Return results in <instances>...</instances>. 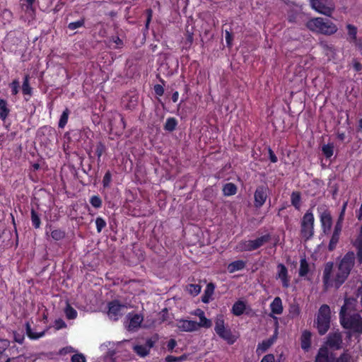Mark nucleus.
Masks as SVG:
<instances>
[{
    "instance_id": "obj_11",
    "label": "nucleus",
    "mask_w": 362,
    "mask_h": 362,
    "mask_svg": "<svg viewBox=\"0 0 362 362\" xmlns=\"http://www.w3.org/2000/svg\"><path fill=\"white\" fill-rule=\"evenodd\" d=\"M108 316L113 320H117L118 318L122 315V310L126 307L124 305L119 304L118 301L114 300L108 304Z\"/></svg>"
},
{
    "instance_id": "obj_61",
    "label": "nucleus",
    "mask_w": 362,
    "mask_h": 362,
    "mask_svg": "<svg viewBox=\"0 0 362 362\" xmlns=\"http://www.w3.org/2000/svg\"><path fill=\"white\" fill-rule=\"evenodd\" d=\"M154 91L156 95L161 96L164 93L163 87L160 84H156L154 86Z\"/></svg>"
},
{
    "instance_id": "obj_14",
    "label": "nucleus",
    "mask_w": 362,
    "mask_h": 362,
    "mask_svg": "<svg viewBox=\"0 0 362 362\" xmlns=\"http://www.w3.org/2000/svg\"><path fill=\"white\" fill-rule=\"evenodd\" d=\"M155 341L151 339L146 340L144 345H135L133 346V350L141 357L146 356L150 351V349L154 346Z\"/></svg>"
},
{
    "instance_id": "obj_60",
    "label": "nucleus",
    "mask_w": 362,
    "mask_h": 362,
    "mask_svg": "<svg viewBox=\"0 0 362 362\" xmlns=\"http://www.w3.org/2000/svg\"><path fill=\"white\" fill-rule=\"evenodd\" d=\"M268 153L270 161L274 163H276L278 161V158L272 148H269Z\"/></svg>"
},
{
    "instance_id": "obj_56",
    "label": "nucleus",
    "mask_w": 362,
    "mask_h": 362,
    "mask_svg": "<svg viewBox=\"0 0 362 362\" xmlns=\"http://www.w3.org/2000/svg\"><path fill=\"white\" fill-rule=\"evenodd\" d=\"M347 204H348L347 202H345L343 204V206L341 207V211L339 213V217H338V219H337L339 221H344V216H345V212H346V206H347Z\"/></svg>"
},
{
    "instance_id": "obj_41",
    "label": "nucleus",
    "mask_w": 362,
    "mask_h": 362,
    "mask_svg": "<svg viewBox=\"0 0 362 362\" xmlns=\"http://www.w3.org/2000/svg\"><path fill=\"white\" fill-rule=\"evenodd\" d=\"M31 221L35 228H40L41 223L40 218L37 213L34 209L31 210Z\"/></svg>"
},
{
    "instance_id": "obj_63",
    "label": "nucleus",
    "mask_w": 362,
    "mask_h": 362,
    "mask_svg": "<svg viewBox=\"0 0 362 362\" xmlns=\"http://www.w3.org/2000/svg\"><path fill=\"white\" fill-rule=\"evenodd\" d=\"M176 344L177 343L175 339H170L167 344L168 350L170 351H173V349L175 347Z\"/></svg>"
},
{
    "instance_id": "obj_9",
    "label": "nucleus",
    "mask_w": 362,
    "mask_h": 362,
    "mask_svg": "<svg viewBox=\"0 0 362 362\" xmlns=\"http://www.w3.org/2000/svg\"><path fill=\"white\" fill-rule=\"evenodd\" d=\"M269 197V187L267 185L257 187L254 192V206L260 209L266 202Z\"/></svg>"
},
{
    "instance_id": "obj_7",
    "label": "nucleus",
    "mask_w": 362,
    "mask_h": 362,
    "mask_svg": "<svg viewBox=\"0 0 362 362\" xmlns=\"http://www.w3.org/2000/svg\"><path fill=\"white\" fill-rule=\"evenodd\" d=\"M322 346L332 351H338L343 348V338L340 332H329L326 337V340Z\"/></svg>"
},
{
    "instance_id": "obj_55",
    "label": "nucleus",
    "mask_w": 362,
    "mask_h": 362,
    "mask_svg": "<svg viewBox=\"0 0 362 362\" xmlns=\"http://www.w3.org/2000/svg\"><path fill=\"white\" fill-rule=\"evenodd\" d=\"M233 35L230 31L226 30V42L228 47H231L233 45Z\"/></svg>"
},
{
    "instance_id": "obj_6",
    "label": "nucleus",
    "mask_w": 362,
    "mask_h": 362,
    "mask_svg": "<svg viewBox=\"0 0 362 362\" xmlns=\"http://www.w3.org/2000/svg\"><path fill=\"white\" fill-rule=\"evenodd\" d=\"M315 217L311 209H308L300 221V233L305 241L311 239L314 235Z\"/></svg>"
},
{
    "instance_id": "obj_42",
    "label": "nucleus",
    "mask_w": 362,
    "mask_h": 362,
    "mask_svg": "<svg viewBox=\"0 0 362 362\" xmlns=\"http://www.w3.org/2000/svg\"><path fill=\"white\" fill-rule=\"evenodd\" d=\"M177 120L175 118H168L166 120L165 124V129L167 131L172 132L175 129V127L177 126Z\"/></svg>"
},
{
    "instance_id": "obj_15",
    "label": "nucleus",
    "mask_w": 362,
    "mask_h": 362,
    "mask_svg": "<svg viewBox=\"0 0 362 362\" xmlns=\"http://www.w3.org/2000/svg\"><path fill=\"white\" fill-rule=\"evenodd\" d=\"M277 339V329L275 330L274 334L269 339L263 340L259 343L257 347V353L261 354L267 351L276 341Z\"/></svg>"
},
{
    "instance_id": "obj_35",
    "label": "nucleus",
    "mask_w": 362,
    "mask_h": 362,
    "mask_svg": "<svg viewBox=\"0 0 362 362\" xmlns=\"http://www.w3.org/2000/svg\"><path fill=\"white\" fill-rule=\"evenodd\" d=\"M64 313L66 318L69 320H74L77 317V311L68 303L64 309Z\"/></svg>"
},
{
    "instance_id": "obj_49",
    "label": "nucleus",
    "mask_w": 362,
    "mask_h": 362,
    "mask_svg": "<svg viewBox=\"0 0 362 362\" xmlns=\"http://www.w3.org/2000/svg\"><path fill=\"white\" fill-rule=\"evenodd\" d=\"M112 180V175L110 171L106 172L103 179V185L104 187H107Z\"/></svg>"
},
{
    "instance_id": "obj_36",
    "label": "nucleus",
    "mask_w": 362,
    "mask_h": 362,
    "mask_svg": "<svg viewBox=\"0 0 362 362\" xmlns=\"http://www.w3.org/2000/svg\"><path fill=\"white\" fill-rule=\"evenodd\" d=\"M346 29L348 31V35L349 37L350 41L354 42L357 40V28L351 24H348L346 25Z\"/></svg>"
},
{
    "instance_id": "obj_50",
    "label": "nucleus",
    "mask_w": 362,
    "mask_h": 362,
    "mask_svg": "<svg viewBox=\"0 0 362 362\" xmlns=\"http://www.w3.org/2000/svg\"><path fill=\"white\" fill-rule=\"evenodd\" d=\"M9 346V341L6 339H0V357Z\"/></svg>"
},
{
    "instance_id": "obj_4",
    "label": "nucleus",
    "mask_w": 362,
    "mask_h": 362,
    "mask_svg": "<svg viewBox=\"0 0 362 362\" xmlns=\"http://www.w3.org/2000/svg\"><path fill=\"white\" fill-rule=\"evenodd\" d=\"M214 331L221 339L226 341L229 345L233 344L237 340V337L233 334L231 329L225 325L224 316L223 315H218L216 316Z\"/></svg>"
},
{
    "instance_id": "obj_48",
    "label": "nucleus",
    "mask_w": 362,
    "mask_h": 362,
    "mask_svg": "<svg viewBox=\"0 0 362 362\" xmlns=\"http://www.w3.org/2000/svg\"><path fill=\"white\" fill-rule=\"evenodd\" d=\"M105 150V146L102 142H98L96 145L95 153L98 158L101 157Z\"/></svg>"
},
{
    "instance_id": "obj_53",
    "label": "nucleus",
    "mask_w": 362,
    "mask_h": 362,
    "mask_svg": "<svg viewBox=\"0 0 362 362\" xmlns=\"http://www.w3.org/2000/svg\"><path fill=\"white\" fill-rule=\"evenodd\" d=\"M54 327L56 329H60L66 327V324L62 319L59 318L54 321Z\"/></svg>"
},
{
    "instance_id": "obj_10",
    "label": "nucleus",
    "mask_w": 362,
    "mask_h": 362,
    "mask_svg": "<svg viewBox=\"0 0 362 362\" xmlns=\"http://www.w3.org/2000/svg\"><path fill=\"white\" fill-rule=\"evenodd\" d=\"M327 1L328 0H311V6L318 13L329 16L334 8L327 5Z\"/></svg>"
},
{
    "instance_id": "obj_54",
    "label": "nucleus",
    "mask_w": 362,
    "mask_h": 362,
    "mask_svg": "<svg viewBox=\"0 0 362 362\" xmlns=\"http://www.w3.org/2000/svg\"><path fill=\"white\" fill-rule=\"evenodd\" d=\"M13 337H14V341L16 342H17L20 344H23L24 339H25L24 334L15 332H13Z\"/></svg>"
},
{
    "instance_id": "obj_38",
    "label": "nucleus",
    "mask_w": 362,
    "mask_h": 362,
    "mask_svg": "<svg viewBox=\"0 0 362 362\" xmlns=\"http://www.w3.org/2000/svg\"><path fill=\"white\" fill-rule=\"evenodd\" d=\"M353 245L356 248V257L360 264H362V241L356 240L354 242Z\"/></svg>"
},
{
    "instance_id": "obj_12",
    "label": "nucleus",
    "mask_w": 362,
    "mask_h": 362,
    "mask_svg": "<svg viewBox=\"0 0 362 362\" xmlns=\"http://www.w3.org/2000/svg\"><path fill=\"white\" fill-rule=\"evenodd\" d=\"M334 358L335 354L330 352L327 346H321L315 356V362H334Z\"/></svg>"
},
{
    "instance_id": "obj_58",
    "label": "nucleus",
    "mask_w": 362,
    "mask_h": 362,
    "mask_svg": "<svg viewBox=\"0 0 362 362\" xmlns=\"http://www.w3.org/2000/svg\"><path fill=\"white\" fill-rule=\"evenodd\" d=\"M274 356L272 354L265 355L261 360L260 362H274Z\"/></svg>"
},
{
    "instance_id": "obj_47",
    "label": "nucleus",
    "mask_w": 362,
    "mask_h": 362,
    "mask_svg": "<svg viewBox=\"0 0 362 362\" xmlns=\"http://www.w3.org/2000/svg\"><path fill=\"white\" fill-rule=\"evenodd\" d=\"M90 203L95 208H100L102 205V200L98 196H93L90 199Z\"/></svg>"
},
{
    "instance_id": "obj_30",
    "label": "nucleus",
    "mask_w": 362,
    "mask_h": 362,
    "mask_svg": "<svg viewBox=\"0 0 362 362\" xmlns=\"http://www.w3.org/2000/svg\"><path fill=\"white\" fill-rule=\"evenodd\" d=\"M272 237L270 234H265L264 235H262L255 240H253V243L255 246L256 250L261 247L263 245L270 241Z\"/></svg>"
},
{
    "instance_id": "obj_1",
    "label": "nucleus",
    "mask_w": 362,
    "mask_h": 362,
    "mask_svg": "<svg viewBox=\"0 0 362 362\" xmlns=\"http://www.w3.org/2000/svg\"><path fill=\"white\" fill-rule=\"evenodd\" d=\"M356 255L353 251L347 252L337 264V270L332 278V274L334 268L332 262H327L325 264L322 283L325 290H327L331 287L336 289L339 288L342 284L346 281L355 265Z\"/></svg>"
},
{
    "instance_id": "obj_2",
    "label": "nucleus",
    "mask_w": 362,
    "mask_h": 362,
    "mask_svg": "<svg viewBox=\"0 0 362 362\" xmlns=\"http://www.w3.org/2000/svg\"><path fill=\"white\" fill-rule=\"evenodd\" d=\"M350 299L346 298L339 312V321L341 326L354 333H362V317L356 313H351Z\"/></svg>"
},
{
    "instance_id": "obj_18",
    "label": "nucleus",
    "mask_w": 362,
    "mask_h": 362,
    "mask_svg": "<svg viewBox=\"0 0 362 362\" xmlns=\"http://www.w3.org/2000/svg\"><path fill=\"white\" fill-rule=\"evenodd\" d=\"M195 315L199 317V322H197L200 327L210 328L212 326V322L205 316L204 312L201 309H197Z\"/></svg>"
},
{
    "instance_id": "obj_29",
    "label": "nucleus",
    "mask_w": 362,
    "mask_h": 362,
    "mask_svg": "<svg viewBox=\"0 0 362 362\" xmlns=\"http://www.w3.org/2000/svg\"><path fill=\"white\" fill-rule=\"evenodd\" d=\"M223 193L225 196H232L237 193V187L234 183L228 182L223 185Z\"/></svg>"
},
{
    "instance_id": "obj_22",
    "label": "nucleus",
    "mask_w": 362,
    "mask_h": 362,
    "mask_svg": "<svg viewBox=\"0 0 362 362\" xmlns=\"http://www.w3.org/2000/svg\"><path fill=\"white\" fill-rule=\"evenodd\" d=\"M246 262L243 260H235L230 262L228 266V270L230 273L243 269L245 267Z\"/></svg>"
},
{
    "instance_id": "obj_31",
    "label": "nucleus",
    "mask_w": 362,
    "mask_h": 362,
    "mask_svg": "<svg viewBox=\"0 0 362 362\" xmlns=\"http://www.w3.org/2000/svg\"><path fill=\"white\" fill-rule=\"evenodd\" d=\"M300 308L298 303H293L290 304L288 308V317L290 318H296L300 315Z\"/></svg>"
},
{
    "instance_id": "obj_59",
    "label": "nucleus",
    "mask_w": 362,
    "mask_h": 362,
    "mask_svg": "<svg viewBox=\"0 0 362 362\" xmlns=\"http://www.w3.org/2000/svg\"><path fill=\"white\" fill-rule=\"evenodd\" d=\"M320 46L327 51H329L332 52L334 51V47L332 45H329L327 42H320Z\"/></svg>"
},
{
    "instance_id": "obj_23",
    "label": "nucleus",
    "mask_w": 362,
    "mask_h": 362,
    "mask_svg": "<svg viewBox=\"0 0 362 362\" xmlns=\"http://www.w3.org/2000/svg\"><path fill=\"white\" fill-rule=\"evenodd\" d=\"M311 345V334L308 331H304L301 336V348L308 351Z\"/></svg>"
},
{
    "instance_id": "obj_46",
    "label": "nucleus",
    "mask_w": 362,
    "mask_h": 362,
    "mask_svg": "<svg viewBox=\"0 0 362 362\" xmlns=\"http://www.w3.org/2000/svg\"><path fill=\"white\" fill-rule=\"evenodd\" d=\"M95 224L98 233H100L102 230L106 226L105 221L101 217H98L96 218Z\"/></svg>"
},
{
    "instance_id": "obj_40",
    "label": "nucleus",
    "mask_w": 362,
    "mask_h": 362,
    "mask_svg": "<svg viewBox=\"0 0 362 362\" xmlns=\"http://www.w3.org/2000/svg\"><path fill=\"white\" fill-rule=\"evenodd\" d=\"M22 91L25 95H31L32 89L29 84V76L26 75L24 77L23 86H22Z\"/></svg>"
},
{
    "instance_id": "obj_20",
    "label": "nucleus",
    "mask_w": 362,
    "mask_h": 362,
    "mask_svg": "<svg viewBox=\"0 0 362 362\" xmlns=\"http://www.w3.org/2000/svg\"><path fill=\"white\" fill-rule=\"evenodd\" d=\"M215 284L212 282L207 284L206 288L204 290V293L202 296V301L204 303H208L211 298L215 290Z\"/></svg>"
},
{
    "instance_id": "obj_33",
    "label": "nucleus",
    "mask_w": 362,
    "mask_h": 362,
    "mask_svg": "<svg viewBox=\"0 0 362 362\" xmlns=\"http://www.w3.org/2000/svg\"><path fill=\"white\" fill-rule=\"evenodd\" d=\"M340 234L341 233H334V232L332 233V235L331 236V238H330V240H329V243L328 245V250L329 251H333L336 248L337 245L339 240Z\"/></svg>"
},
{
    "instance_id": "obj_52",
    "label": "nucleus",
    "mask_w": 362,
    "mask_h": 362,
    "mask_svg": "<svg viewBox=\"0 0 362 362\" xmlns=\"http://www.w3.org/2000/svg\"><path fill=\"white\" fill-rule=\"evenodd\" d=\"M71 362H86V358L82 354H74L71 357Z\"/></svg>"
},
{
    "instance_id": "obj_21",
    "label": "nucleus",
    "mask_w": 362,
    "mask_h": 362,
    "mask_svg": "<svg viewBox=\"0 0 362 362\" xmlns=\"http://www.w3.org/2000/svg\"><path fill=\"white\" fill-rule=\"evenodd\" d=\"M246 305L245 302L239 300L233 304L231 312L235 316H240L244 313Z\"/></svg>"
},
{
    "instance_id": "obj_39",
    "label": "nucleus",
    "mask_w": 362,
    "mask_h": 362,
    "mask_svg": "<svg viewBox=\"0 0 362 362\" xmlns=\"http://www.w3.org/2000/svg\"><path fill=\"white\" fill-rule=\"evenodd\" d=\"M69 115V110L68 108H66L63 111V112L60 117L59 121V128L62 129L65 127V125L66 124V123L68 122Z\"/></svg>"
},
{
    "instance_id": "obj_13",
    "label": "nucleus",
    "mask_w": 362,
    "mask_h": 362,
    "mask_svg": "<svg viewBox=\"0 0 362 362\" xmlns=\"http://www.w3.org/2000/svg\"><path fill=\"white\" fill-rule=\"evenodd\" d=\"M276 279H279L281 281L282 286L288 288L290 286V276H288L287 267L282 263L277 265Z\"/></svg>"
},
{
    "instance_id": "obj_25",
    "label": "nucleus",
    "mask_w": 362,
    "mask_h": 362,
    "mask_svg": "<svg viewBox=\"0 0 362 362\" xmlns=\"http://www.w3.org/2000/svg\"><path fill=\"white\" fill-rule=\"evenodd\" d=\"M310 271L309 264L305 257L301 258L300 260V268L298 275L300 277H305Z\"/></svg>"
},
{
    "instance_id": "obj_16",
    "label": "nucleus",
    "mask_w": 362,
    "mask_h": 362,
    "mask_svg": "<svg viewBox=\"0 0 362 362\" xmlns=\"http://www.w3.org/2000/svg\"><path fill=\"white\" fill-rule=\"evenodd\" d=\"M127 317L129 320L128 325V330L129 331L137 329L144 320L143 316L139 314H129Z\"/></svg>"
},
{
    "instance_id": "obj_24",
    "label": "nucleus",
    "mask_w": 362,
    "mask_h": 362,
    "mask_svg": "<svg viewBox=\"0 0 362 362\" xmlns=\"http://www.w3.org/2000/svg\"><path fill=\"white\" fill-rule=\"evenodd\" d=\"M200 327L197 322L194 320H182V330L192 332L199 329Z\"/></svg>"
},
{
    "instance_id": "obj_32",
    "label": "nucleus",
    "mask_w": 362,
    "mask_h": 362,
    "mask_svg": "<svg viewBox=\"0 0 362 362\" xmlns=\"http://www.w3.org/2000/svg\"><path fill=\"white\" fill-rule=\"evenodd\" d=\"M202 286L199 284H190L186 286L185 290L192 296H197L201 292Z\"/></svg>"
},
{
    "instance_id": "obj_37",
    "label": "nucleus",
    "mask_w": 362,
    "mask_h": 362,
    "mask_svg": "<svg viewBox=\"0 0 362 362\" xmlns=\"http://www.w3.org/2000/svg\"><path fill=\"white\" fill-rule=\"evenodd\" d=\"M322 151L327 158H331L334 153V145L332 144L324 145L322 148Z\"/></svg>"
},
{
    "instance_id": "obj_26",
    "label": "nucleus",
    "mask_w": 362,
    "mask_h": 362,
    "mask_svg": "<svg viewBox=\"0 0 362 362\" xmlns=\"http://www.w3.org/2000/svg\"><path fill=\"white\" fill-rule=\"evenodd\" d=\"M10 110L8 107L7 101L4 99H0V119L4 121L9 115Z\"/></svg>"
},
{
    "instance_id": "obj_27",
    "label": "nucleus",
    "mask_w": 362,
    "mask_h": 362,
    "mask_svg": "<svg viewBox=\"0 0 362 362\" xmlns=\"http://www.w3.org/2000/svg\"><path fill=\"white\" fill-rule=\"evenodd\" d=\"M291 202L294 208L299 210L300 208L301 194L298 191H293L291 194Z\"/></svg>"
},
{
    "instance_id": "obj_19",
    "label": "nucleus",
    "mask_w": 362,
    "mask_h": 362,
    "mask_svg": "<svg viewBox=\"0 0 362 362\" xmlns=\"http://www.w3.org/2000/svg\"><path fill=\"white\" fill-rule=\"evenodd\" d=\"M272 313L276 315H281L283 313L284 308L282 300L280 297H275L270 304Z\"/></svg>"
},
{
    "instance_id": "obj_3",
    "label": "nucleus",
    "mask_w": 362,
    "mask_h": 362,
    "mask_svg": "<svg viewBox=\"0 0 362 362\" xmlns=\"http://www.w3.org/2000/svg\"><path fill=\"white\" fill-rule=\"evenodd\" d=\"M306 27L311 31L325 35L334 34L338 28L337 25L327 18H313L306 23Z\"/></svg>"
},
{
    "instance_id": "obj_45",
    "label": "nucleus",
    "mask_w": 362,
    "mask_h": 362,
    "mask_svg": "<svg viewBox=\"0 0 362 362\" xmlns=\"http://www.w3.org/2000/svg\"><path fill=\"white\" fill-rule=\"evenodd\" d=\"M27 2V4L23 5V7H25V12L28 13L30 16H33L34 13V8L33 6V3L35 2V0H25Z\"/></svg>"
},
{
    "instance_id": "obj_51",
    "label": "nucleus",
    "mask_w": 362,
    "mask_h": 362,
    "mask_svg": "<svg viewBox=\"0 0 362 362\" xmlns=\"http://www.w3.org/2000/svg\"><path fill=\"white\" fill-rule=\"evenodd\" d=\"M11 88V92L13 95H16L18 93L19 88V82L17 80L13 81V82L10 84Z\"/></svg>"
},
{
    "instance_id": "obj_62",
    "label": "nucleus",
    "mask_w": 362,
    "mask_h": 362,
    "mask_svg": "<svg viewBox=\"0 0 362 362\" xmlns=\"http://www.w3.org/2000/svg\"><path fill=\"white\" fill-rule=\"evenodd\" d=\"M342 223H343V221H339V220H337V223L334 226L333 232L341 233V230H342Z\"/></svg>"
},
{
    "instance_id": "obj_57",
    "label": "nucleus",
    "mask_w": 362,
    "mask_h": 362,
    "mask_svg": "<svg viewBox=\"0 0 362 362\" xmlns=\"http://www.w3.org/2000/svg\"><path fill=\"white\" fill-rule=\"evenodd\" d=\"M146 14H147V18H146L145 27L146 29H148V25H149L150 22L151 21L152 16H153V11L151 8L147 9Z\"/></svg>"
},
{
    "instance_id": "obj_8",
    "label": "nucleus",
    "mask_w": 362,
    "mask_h": 362,
    "mask_svg": "<svg viewBox=\"0 0 362 362\" xmlns=\"http://www.w3.org/2000/svg\"><path fill=\"white\" fill-rule=\"evenodd\" d=\"M321 228L324 234L328 235L331 232L333 220L330 211L325 207H318Z\"/></svg>"
},
{
    "instance_id": "obj_28",
    "label": "nucleus",
    "mask_w": 362,
    "mask_h": 362,
    "mask_svg": "<svg viewBox=\"0 0 362 362\" xmlns=\"http://www.w3.org/2000/svg\"><path fill=\"white\" fill-rule=\"evenodd\" d=\"M25 331H26L27 336L30 339H38L39 338L43 337L45 335V331H42V332H39V333L33 332L32 329H31V326H30V323L28 322H27L25 323Z\"/></svg>"
},
{
    "instance_id": "obj_44",
    "label": "nucleus",
    "mask_w": 362,
    "mask_h": 362,
    "mask_svg": "<svg viewBox=\"0 0 362 362\" xmlns=\"http://www.w3.org/2000/svg\"><path fill=\"white\" fill-rule=\"evenodd\" d=\"M84 23H85V20L83 18H81V20H79L78 21L70 23L68 25V28H69V29L74 30L78 28L83 27L84 25Z\"/></svg>"
},
{
    "instance_id": "obj_43",
    "label": "nucleus",
    "mask_w": 362,
    "mask_h": 362,
    "mask_svg": "<svg viewBox=\"0 0 362 362\" xmlns=\"http://www.w3.org/2000/svg\"><path fill=\"white\" fill-rule=\"evenodd\" d=\"M52 238L55 240H60L65 236V233L59 229L54 230L51 232Z\"/></svg>"
},
{
    "instance_id": "obj_64",
    "label": "nucleus",
    "mask_w": 362,
    "mask_h": 362,
    "mask_svg": "<svg viewBox=\"0 0 362 362\" xmlns=\"http://www.w3.org/2000/svg\"><path fill=\"white\" fill-rule=\"evenodd\" d=\"M355 46L356 47L357 49L361 52L362 54V40H356V41H354Z\"/></svg>"
},
{
    "instance_id": "obj_17",
    "label": "nucleus",
    "mask_w": 362,
    "mask_h": 362,
    "mask_svg": "<svg viewBox=\"0 0 362 362\" xmlns=\"http://www.w3.org/2000/svg\"><path fill=\"white\" fill-rule=\"evenodd\" d=\"M253 243V240H241L236 245L235 250L240 252L255 250L256 248Z\"/></svg>"
},
{
    "instance_id": "obj_34",
    "label": "nucleus",
    "mask_w": 362,
    "mask_h": 362,
    "mask_svg": "<svg viewBox=\"0 0 362 362\" xmlns=\"http://www.w3.org/2000/svg\"><path fill=\"white\" fill-rule=\"evenodd\" d=\"M334 362H354V361L350 353L346 350L339 357H335Z\"/></svg>"
},
{
    "instance_id": "obj_5",
    "label": "nucleus",
    "mask_w": 362,
    "mask_h": 362,
    "mask_svg": "<svg viewBox=\"0 0 362 362\" xmlns=\"http://www.w3.org/2000/svg\"><path fill=\"white\" fill-rule=\"evenodd\" d=\"M331 310L329 305L323 304L320 306L316 320V327L320 335L325 334L330 327Z\"/></svg>"
}]
</instances>
